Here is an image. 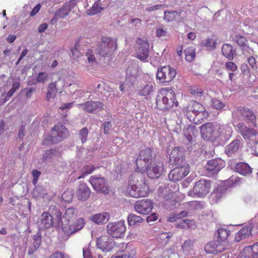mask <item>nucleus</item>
I'll list each match as a JSON object with an SVG mask.
<instances>
[{"mask_svg":"<svg viewBox=\"0 0 258 258\" xmlns=\"http://www.w3.org/2000/svg\"><path fill=\"white\" fill-rule=\"evenodd\" d=\"M149 188L142 175L135 174L129 177L127 192L131 197L135 198L148 196Z\"/></svg>","mask_w":258,"mask_h":258,"instance_id":"nucleus-1","label":"nucleus"},{"mask_svg":"<svg viewBox=\"0 0 258 258\" xmlns=\"http://www.w3.org/2000/svg\"><path fill=\"white\" fill-rule=\"evenodd\" d=\"M189 172V166L184 164L172 169L168 174V178L174 182L181 180Z\"/></svg>","mask_w":258,"mask_h":258,"instance_id":"nucleus-15","label":"nucleus"},{"mask_svg":"<svg viewBox=\"0 0 258 258\" xmlns=\"http://www.w3.org/2000/svg\"><path fill=\"white\" fill-rule=\"evenodd\" d=\"M226 68L232 72H234L237 70V66L232 61H229L226 63Z\"/></svg>","mask_w":258,"mask_h":258,"instance_id":"nucleus-55","label":"nucleus"},{"mask_svg":"<svg viewBox=\"0 0 258 258\" xmlns=\"http://www.w3.org/2000/svg\"><path fill=\"white\" fill-rule=\"evenodd\" d=\"M78 211L74 208H69L66 210V212L63 215L64 218L70 219L77 216Z\"/></svg>","mask_w":258,"mask_h":258,"instance_id":"nucleus-43","label":"nucleus"},{"mask_svg":"<svg viewBox=\"0 0 258 258\" xmlns=\"http://www.w3.org/2000/svg\"><path fill=\"white\" fill-rule=\"evenodd\" d=\"M190 93L195 97H201L204 94L203 90L197 87L191 88L190 90Z\"/></svg>","mask_w":258,"mask_h":258,"instance_id":"nucleus-47","label":"nucleus"},{"mask_svg":"<svg viewBox=\"0 0 258 258\" xmlns=\"http://www.w3.org/2000/svg\"><path fill=\"white\" fill-rule=\"evenodd\" d=\"M224 167V161L221 159L210 160L205 166L207 174L208 176L212 177L216 175Z\"/></svg>","mask_w":258,"mask_h":258,"instance_id":"nucleus-16","label":"nucleus"},{"mask_svg":"<svg viewBox=\"0 0 258 258\" xmlns=\"http://www.w3.org/2000/svg\"><path fill=\"white\" fill-rule=\"evenodd\" d=\"M218 124L214 122H207L200 126L203 139L212 142L218 139Z\"/></svg>","mask_w":258,"mask_h":258,"instance_id":"nucleus-8","label":"nucleus"},{"mask_svg":"<svg viewBox=\"0 0 258 258\" xmlns=\"http://www.w3.org/2000/svg\"><path fill=\"white\" fill-rule=\"evenodd\" d=\"M226 249L223 245L220 244L215 239L207 243L204 247L205 252L207 254H217L218 252H222Z\"/></svg>","mask_w":258,"mask_h":258,"instance_id":"nucleus-24","label":"nucleus"},{"mask_svg":"<svg viewBox=\"0 0 258 258\" xmlns=\"http://www.w3.org/2000/svg\"><path fill=\"white\" fill-rule=\"evenodd\" d=\"M248 62L253 69L257 68L255 59L254 57L251 56L248 58Z\"/></svg>","mask_w":258,"mask_h":258,"instance_id":"nucleus-60","label":"nucleus"},{"mask_svg":"<svg viewBox=\"0 0 258 258\" xmlns=\"http://www.w3.org/2000/svg\"><path fill=\"white\" fill-rule=\"evenodd\" d=\"M95 168L92 165H87L84 166L80 171L81 175L78 179L84 178L85 176L91 174L95 170Z\"/></svg>","mask_w":258,"mask_h":258,"instance_id":"nucleus-39","label":"nucleus"},{"mask_svg":"<svg viewBox=\"0 0 258 258\" xmlns=\"http://www.w3.org/2000/svg\"><path fill=\"white\" fill-rule=\"evenodd\" d=\"M231 38L232 41L236 43L240 47L247 43L246 38L239 34L232 36Z\"/></svg>","mask_w":258,"mask_h":258,"instance_id":"nucleus-41","label":"nucleus"},{"mask_svg":"<svg viewBox=\"0 0 258 258\" xmlns=\"http://www.w3.org/2000/svg\"><path fill=\"white\" fill-rule=\"evenodd\" d=\"M184 160V152L182 148L177 147L171 152L169 156V163L171 165L181 163Z\"/></svg>","mask_w":258,"mask_h":258,"instance_id":"nucleus-23","label":"nucleus"},{"mask_svg":"<svg viewBox=\"0 0 258 258\" xmlns=\"http://www.w3.org/2000/svg\"><path fill=\"white\" fill-rule=\"evenodd\" d=\"M257 134L255 130L247 127L240 135L244 139H249L251 136H255Z\"/></svg>","mask_w":258,"mask_h":258,"instance_id":"nucleus-42","label":"nucleus"},{"mask_svg":"<svg viewBox=\"0 0 258 258\" xmlns=\"http://www.w3.org/2000/svg\"><path fill=\"white\" fill-rule=\"evenodd\" d=\"M167 7V6L165 5L159 4V5H154L152 6H150V7H147L145 9V10L147 12H151V11H154L159 10L161 8H166Z\"/></svg>","mask_w":258,"mask_h":258,"instance_id":"nucleus-49","label":"nucleus"},{"mask_svg":"<svg viewBox=\"0 0 258 258\" xmlns=\"http://www.w3.org/2000/svg\"><path fill=\"white\" fill-rule=\"evenodd\" d=\"M183 111L190 121L194 120L195 117L201 113L204 116H207L209 115L204 107L194 100L190 101L188 105L183 108Z\"/></svg>","mask_w":258,"mask_h":258,"instance_id":"nucleus-7","label":"nucleus"},{"mask_svg":"<svg viewBox=\"0 0 258 258\" xmlns=\"http://www.w3.org/2000/svg\"><path fill=\"white\" fill-rule=\"evenodd\" d=\"M243 140L239 136L225 148V153L229 157H234L241 149Z\"/></svg>","mask_w":258,"mask_h":258,"instance_id":"nucleus-20","label":"nucleus"},{"mask_svg":"<svg viewBox=\"0 0 258 258\" xmlns=\"http://www.w3.org/2000/svg\"><path fill=\"white\" fill-rule=\"evenodd\" d=\"M139 46L136 50L138 58L142 61H146L149 55V44L147 40L138 39L137 41Z\"/></svg>","mask_w":258,"mask_h":258,"instance_id":"nucleus-19","label":"nucleus"},{"mask_svg":"<svg viewBox=\"0 0 258 258\" xmlns=\"http://www.w3.org/2000/svg\"><path fill=\"white\" fill-rule=\"evenodd\" d=\"M126 231V227L123 221L110 222L107 225V233L112 237L118 238L123 237Z\"/></svg>","mask_w":258,"mask_h":258,"instance_id":"nucleus-13","label":"nucleus"},{"mask_svg":"<svg viewBox=\"0 0 258 258\" xmlns=\"http://www.w3.org/2000/svg\"><path fill=\"white\" fill-rule=\"evenodd\" d=\"M56 153L55 149H50L45 151L43 156V160L46 161L48 159L51 158Z\"/></svg>","mask_w":258,"mask_h":258,"instance_id":"nucleus-48","label":"nucleus"},{"mask_svg":"<svg viewBox=\"0 0 258 258\" xmlns=\"http://www.w3.org/2000/svg\"><path fill=\"white\" fill-rule=\"evenodd\" d=\"M167 35V31L161 28H159L156 30V35L158 37L166 36Z\"/></svg>","mask_w":258,"mask_h":258,"instance_id":"nucleus-58","label":"nucleus"},{"mask_svg":"<svg viewBox=\"0 0 258 258\" xmlns=\"http://www.w3.org/2000/svg\"><path fill=\"white\" fill-rule=\"evenodd\" d=\"M48 258H70L68 255H64L60 252H55L49 256Z\"/></svg>","mask_w":258,"mask_h":258,"instance_id":"nucleus-57","label":"nucleus"},{"mask_svg":"<svg viewBox=\"0 0 258 258\" xmlns=\"http://www.w3.org/2000/svg\"><path fill=\"white\" fill-rule=\"evenodd\" d=\"M153 159L151 148H147L142 150L136 160V165L138 169L141 171H144L146 167L151 164Z\"/></svg>","mask_w":258,"mask_h":258,"instance_id":"nucleus-10","label":"nucleus"},{"mask_svg":"<svg viewBox=\"0 0 258 258\" xmlns=\"http://www.w3.org/2000/svg\"><path fill=\"white\" fill-rule=\"evenodd\" d=\"M236 130L240 134H242L243 132L247 128V126L246 125L245 123L241 122L238 123L236 125H235Z\"/></svg>","mask_w":258,"mask_h":258,"instance_id":"nucleus-51","label":"nucleus"},{"mask_svg":"<svg viewBox=\"0 0 258 258\" xmlns=\"http://www.w3.org/2000/svg\"><path fill=\"white\" fill-rule=\"evenodd\" d=\"M134 209L139 214L147 215L153 209V203L148 199L138 200L134 205Z\"/></svg>","mask_w":258,"mask_h":258,"instance_id":"nucleus-21","label":"nucleus"},{"mask_svg":"<svg viewBox=\"0 0 258 258\" xmlns=\"http://www.w3.org/2000/svg\"><path fill=\"white\" fill-rule=\"evenodd\" d=\"M117 48L116 39L109 37H101L96 49V53L102 57L110 56Z\"/></svg>","mask_w":258,"mask_h":258,"instance_id":"nucleus-4","label":"nucleus"},{"mask_svg":"<svg viewBox=\"0 0 258 258\" xmlns=\"http://www.w3.org/2000/svg\"><path fill=\"white\" fill-rule=\"evenodd\" d=\"M68 129L62 124H56L52 129L51 135L42 141V144H56L67 138L69 136Z\"/></svg>","mask_w":258,"mask_h":258,"instance_id":"nucleus-5","label":"nucleus"},{"mask_svg":"<svg viewBox=\"0 0 258 258\" xmlns=\"http://www.w3.org/2000/svg\"><path fill=\"white\" fill-rule=\"evenodd\" d=\"M212 105L217 109H220L224 107V104L219 100L214 98L212 99Z\"/></svg>","mask_w":258,"mask_h":258,"instance_id":"nucleus-46","label":"nucleus"},{"mask_svg":"<svg viewBox=\"0 0 258 258\" xmlns=\"http://www.w3.org/2000/svg\"><path fill=\"white\" fill-rule=\"evenodd\" d=\"M218 139L220 140L229 139L232 134V128L227 125H220L218 124Z\"/></svg>","mask_w":258,"mask_h":258,"instance_id":"nucleus-28","label":"nucleus"},{"mask_svg":"<svg viewBox=\"0 0 258 258\" xmlns=\"http://www.w3.org/2000/svg\"><path fill=\"white\" fill-rule=\"evenodd\" d=\"M216 42L213 39H208L206 43V46L209 49H213L216 47Z\"/></svg>","mask_w":258,"mask_h":258,"instance_id":"nucleus-53","label":"nucleus"},{"mask_svg":"<svg viewBox=\"0 0 258 258\" xmlns=\"http://www.w3.org/2000/svg\"><path fill=\"white\" fill-rule=\"evenodd\" d=\"M171 236L172 234L171 233H163L161 234L159 238L162 240H165L167 239V240L165 242V243H166L168 241L169 239L171 238Z\"/></svg>","mask_w":258,"mask_h":258,"instance_id":"nucleus-61","label":"nucleus"},{"mask_svg":"<svg viewBox=\"0 0 258 258\" xmlns=\"http://www.w3.org/2000/svg\"><path fill=\"white\" fill-rule=\"evenodd\" d=\"M74 197V194L72 190L67 189L66 190L61 196V198L66 203H70L72 202Z\"/></svg>","mask_w":258,"mask_h":258,"instance_id":"nucleus-44","label":"nucleus"},{"mask_svg":"<svg viewBox=\"0 0 258 258\" xmlns=\"http://www.w3.org/2000/svg\"><path fill=\"white\" fill-rule=\"evenodd\" d=\"M70 12V11L69 8H68L67 6L64 5L56 12L52 20L54 19L57 20L60 18H63L67 16L69 14Z\"/></svg>","mask_w":258,"mask_h":258,"instance_id":"nucleus-37","label":"nucleus"},{"mask_svg":"<svg viewBox=\"0 0 258 258\" xmlns=\"http://www.w3.org/2000/svg\"><path fill=\"white\" fill-rule=\"evenodd\" d=\"M241 49L242 51V53L246 55V53H250V51L252 49L250 48V47L247 45V43L241 46Z\"/></svg>","mask_w":258,"mask_h":258,"instance_id":"nucleus-59","label":"nucleus"},{"mask_svg":"<svg viewBox=\"0 0 258 258\" xmlns=\"http://www.w3.org/2000/svg\"><path fill=\"white\" fill-rule=\"evenodd\" d=\"M49 212H44L37 221L38 227L39 230H44L53 226L54 216L56 222L59 223L61 220L62 213L55 206L51 205L49 209Z\"/></svg>","mask_w":258,"mask_h":258,"instance_id":"nucleus-2","label":"nucleus"},{"mask_svg":"<svg viewBox=\"0 0 258 258\" xmlns=\"http://www.w3.org/2000/svg\"><path fill=\"white\" fill-rule=\"evenodd\" d=\"M222 52L223 55L229 60H232L233 59L234 51L231 44H224L222 48Z\"/></svg>","mask_w":258,"mask_h":258,"instance_id":"nucleus-34","label":"nucleus"},{"mask_svg":"<svg viewBox=\"0 0 258 258\" xmlns=\"http://www.w3.org/2000/svg\"><path fill=\"white\" fill-rule=\"evenodd\" d=\"M86 56H87V60L89 63H93L96 61V60L94 55L90 52H86Z\"/></svg>","mask_w":258,"mask_h":258,"instance_id":"nucleus-62","label":"nucleus"},{"mask_svg":"<svg viewBox=\"0 0 258 258\" xmlns=\"http://www.w3.org/2000/svg\"><path fill=\"white\" fill-rule=\"evenodd\" d=\"M79 105L84 110L89 113H94L95 111H99L103 107V104L101 102L87 101L85 103H81Z\"/></svg>","mask_w":258,"mask_h":258,"instance_id":"nucleus-25","label":"nucleus"},{"mask_svg":"<svg viewBox=\"0 0 258 258\" xmlns=\"http://www.w3.org/2000/svg\"><path fill=\"white\" fill-rule=\"evenodd\" d=\"M176 100V96L173 90L166 89L163 92L158 94L156 97V103L157 107L163 111L170 109L175 104L178 105Z\"/></svg>","mask_w":258,"mask_h":258,"instance_id":"nucleus-3","label":"nucleus"},{"mask_svg":"<svg viewBox=\"0 0 258 258\" xmlns=\"http://www.w3.org/2000/svg\"><path fill=\"white\" fill-rule=\"evenodd\" d=\"M91 195L90 188L85 183H80L77 189L76 197L80 201L87 200Z\"/></svg>","mask_w":258,"mask_h":258,"instance_id":"nucleus-26","label":"nucleus"},{"mask_svg":"<svg viewBox=\"0 0 258 258\" xmlns=\"http://www.w3.org/2000/svg\"><path fill=\"white\" fill-rule=\"evenodd\" d=\"M145 170L147 171V173L149 178L152 179L159 178L164 170L163 163L159 161L156 163H151L148 167H146Z\"/></svg>","mask_w":258,"mask_h":258,"instance_id":"nucleus-17","label":"nucleus"},{"mask_svg":"<svg viewBox=\"0 0 258 258\" xmlns=\"http://www.w3.org/2000/svg\"><path fill=\"white\" fill-rule=\"evenodd\" d=\"M48 78V74L45 73H40L36 79L38 83H44Z\"/></svg>","mask_w":258,"mask_h":258,"instance_id":"nucleus-52","label":"nucleus"},{"mask_svg":"<svg viewBox=\"0 0 258 258\" xmlns=\"http://www.w3.org/2000/svg\"><path fill=\"white\" fill-rule=\"evenodd\" d=\"M212 185L211 180L201 179L196 182L192 190H189L187 195L191 197L204 198L210 192Z\"/></svg>","mask_w":258,"mask_h":258,"instance_id":"nucleus-6","label":"nucleus"},{"mask_svg":"<svg viewBox=\"0 0 258 258\" xmlns=\"http://www.w3.org/2000/svg\"><path fill=\"white\" fill-rule=\"evenodd\" d=\"M41 8V5L40 4H37L31 11L30 16L31 17L35 15L39 11Z\"/></svg>","mask_w":258,"mask_h":258,"instance_id":"nucleus-63","label":"nucleus"},{"mask_svg":"<svg viewBox=\"0 0 258 258\" xmlns=\"http://www.w3.org/2000/svg\"><path fill=\"white\" fill-rule=\"evenodd\" d=\"M158 215L156 213H154L151 214L149 216H148L146 218V220L147 222L150 223L151 222H153L156 221L158 219Z\"/></svg>","mask_w":258,"mask_h":258,"instance_id":"nucleus-56","label":"nucleus"},{"mask_svg":"<svg viewBox=\"0 0 258 258\" xmlns=\"http://www.w3.org/2000/svg\"><path fill=\"white\" fill-rule=\"evenodd\" d=\"M244 258H258V242L252 246H248L244 248L242 253Z\"/></svg>","mask_w":258,"mask_h":258,"instance_id":"nucleus-29","label":"nucleus"},{"mask_svg":"<svg viewBox=\"0 0 258 258\" xmlns=\"http://www.w3.org/2000/svg\"><path fill=\"white\" fill-rule=\"evenodd\" d=\"M234 169L235 171L244 176L251 173V168L244 162L237 163L234 166Z\"/></svg>","mask_w":258,"mask_h":258,"instance_id":"nucleus-31","label":"nucleus"},{"mask_svg":"<svg viewBox=\"0 0 258 258\" xmlns=\"http://www.w3.org/2000/svg\"><path fill=\"white\" fill-rule=\"evenodd\" d=\"M97 247L103 252H109L114 247L115 243L113 240L106 235H104L98 238L96 241Z\"/></svg>","mask_w":258,"mask_h":258,"instance_id":"nucleus-22","label":"nucleus"},{"mask_svg":"<svg viewBox=\"0 0 258 258\" xmlns=\"http://www.w3.org/2000/svg\"><path fill=\"white\" fill-rule=\"evenodd\" d=\"M112 125L109 121H105L102 124L103 133L104 134H108Z\"/></svg>","mask_w":258,"mask_h":258,"instance_id":"nucleus-54","label":"nucleus"},{"mask_svg":"<svg viewBox=\"0 0 258 258\" xmlns=\"http://www.w3.org/2000/svg\"><path fill=\"white\" fill-rule=\"evenodd\" d=\"M85 225V220L82 218H79L72 222L62 223L61 230L67 237H70L71 235L81 230Z\"/></svg>","mask_w":258,"mask_h":258,"instance_id":"nucleus-9","label":"nucleus"},{"mask_svg":"<svg viewBox=\"0 0 258 258\" xmlns=\"http://www.w3.org/2000/svg\"><path fill=\"white\" fill-rule=\"evenodd\" d=\"M88 133L89 131L86 127H83L80 131L79 137L82 144H84L86 141Z\"/></svg>","mask_w":258,"mask_h":258,"instance_id":"nucleus-45","label":"nucleus"},{"mask_svg":"<svg viewBox=\"0 0 258 258\" xmlns=\"http://www.w3.org/2000/svg\"><path fill=\"white\" fill-rule=\"evenodd\" d=\"M143 220V219L141 217L134 214H130L127 218L128 224L131 226L138 225L140 223H142Z\"/></svg>","mask_w":258,"mask_h":258,"instance_id":"nucleus-38","label":"nucleus"},{"mask_svg":"<svg viewBox=\"0 0 258 258\" xmlns=\"http://www.w3.org/2000/svg\"><path fill=\"white\" fill-rule=\"evenodd\" d=\"M41 236L40 234H36L33 236V245L36 246V247H39L41 242Z\"/></svg>","mask_w":258,"mask_h":258,"instance_id":"nucleus-50","label":"nucleus"},{"mask_svg":"<svg viewBox=\"0 0 258 258\" xmlns=\"http://www.w3.org/2000/svg\"><path fill=\"white\" fill-rule=\"evenodd\" d=\"M64 86V80L59 78L57 81L50 83L47 88L46 99L49 101L50 98H54L57 92H61Z\"/></svg>","mask_w":258,"mask_h":258,"instance_id":"nucleus-18","label":"nucleus"},{"mask_svg":"<svg viewBox=\"0 0 258 258\" xmlns=\"http://www.w3.org/2000/svg\"><path fill=\"white\" fill-rule=\"evenodd\" d=\"M100 0L96 1L92 6L86 11V14L89 16L96 15L101 12L103 8L100 6Z\"/></svg>","mask_w":258,"mask_h":258,"instance_id":"nucleus-36","label":"nucleus"},{"mask_svg":"<svg viewBox=\"0 0 258 258\" xmlns=\"http://www.w3.org/2000/svg\"><path fill=\"white\" fill-rule=\"evenodd\" d=\"M251 228L248 226L244 227L236 233L235 240L237 241H240L242 239L248 237L251 234Z\"/></svg>","mask_w":258,"mask_h":258,"instance_id":"nucleus-33","label":"nucleus"},{"mask_svg":"<svg viewBox=\"0 0 258 258\" xmlns=\"http://www.w3.org/2000/svg\"><path fill=\"white\" fill-rule=\"evenodd\" d=\"M185 59L188 62H191L195 57V49L192 47H188L184 50Z\"/></svg>","mask_w":258,"mask_h":258,"instance_id":"nucleus-40","label":"nucleus"},{"mask_svg":"<svg viewBox=\"0 0 258 258\" xmlns=\"http://www.w3.org/2000/svg\"><path fill=\"white\" fill-rule=\"evenodd\" d=\"M93 189L97 192L107 194L109 192V187L107 180L103 176H91L89 180Z\"/></svg>","mask_w":258,"mask_h":258,"instance_id":"nucleus-12","label":"nucleus"},{"mask_svg":"<svg viewBox=\"0 0 258 258\" xmlns=\"http://www.w3.org/2000/svg\"><path fill=\"white\" fill-rule=\"evenodd\" d=\"M89 219L95 224H103L108 222L109 219V215L106 212L97 213L90 216Z\"/></svg>","mask_w":258,"mask_h":258,"instance_id":"nucleus-30","label":"nucleus"},{"mask_svg":"<svg viewBox=\"0 0 258 258\" xmlns=\"http://www.w3.org/2000/svg\"><path fill=\"white\" fill-rule=\"evenodd\" d=\"M239 117L248 124H251L253 127H256V116L254 111L250 108L239 106L237 108Z\"/></svg>","mask_w":258,"mask_h":258,"instance_id":"nucleus-14","label":"nucleus"},{"mask_svg":"<svg viewBox=\"0 0 258 258\" xmlns=\"http://www.w3.org/2000/svg\"><path fill=\"white\" fill-rule=\"evenodd\" d=\"M230 231L224 228L218 229L215 235L214 239L220 244L223 245L226 247L227 241H226L230 235Z\"/></svg>","mask_w":258,"mask_h":258,"instance_id":"nucleus-27","label":"nucleus"},{"mask_svg":"<svg viewBox=\"0 0 258 258\" xmlns=\"http://www.w3.org/2000/svg\"><path fill=\"white\" fill-rule=\"evenodd\" d=\"M176 71L169 65L159 68L156 73V78L161 83L171 82L176 76Z\"/></svg>","mask_w":258,"mask_h":258,"instance_id":"nucleus-11","label":"nucleus"},{"mask_svg":"<svg viewBox=\"0 0 258 258\" xmlns=\"http://www.w3.org/2000/svg\"><path fill=\"white\" fill-rule=\"evenodd\" d=\"M181 11L166 10L164 13L163 19L166 22H170L176 20L177 17H180Z\"/></svg>","mask_w":258,"mask_h":258,"instance_id":"nucleus-32","label":"nucleus"},{"mask_svg":"<svg viewBox=\"0 0 258 258\" xmlns=\"http://www.w3.org/2000/svg\"><path fill=\"white\" fill-rule=\"evenodd\" d=\"M154 85V83L151 82L147 83L139 92V95L145 96L147 98L153 93Z\"/></svg>","mask_w":258,"mask_h":258,"instance_id":"nucleus-35","label":"nucleus"},{"mask_svg":"<svg viewBox=\"0 0 258 258\" xmlns=\"http://www.w3.org/2000/svg\"><path fill=\"white\" fill-rule=\"evenodd\" d=\"M192 245V242L191 241V240L188 239L184 241V242L182 245V248L183 250H186L188 248L190 247Z\"/></svg>","mask_w":258,"mask_h":258,"instance_id":"nucleus-64","label":"nucleus"}]
</instances>
